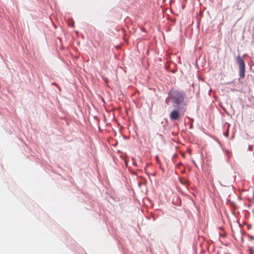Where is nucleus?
I'll return each mask as SVG.
<instances>
[{
	"mask_svg": "<svg viewBox=\"0 0 254 254\" xmlns=\"http://www.w3.org/2000/svg\"><path fill=\"white\" fill-rule=\"evenodd\" d=\"M169 96L174 103L179 105L183 102L185 94L178 90L171 89L169 91Z\"/></svg>",
	"mask_w": 254,
	"mask_h": 254,
	"instance_id": "f257e3e1",
	"label": "nucleus"
},
{
	"mask_svg": "<svg viewBox=\"0 0 254 254\" xmlns=\"http://www.w3.org/2000/svg\"><path fill=\"white\" fill-rule=\"evenodd\" d=\"M184 115V113H181L178 110H174L170 114V118L172 121L179 120V118Z\"/></svg>",
	"mask_w": 254,
	"mask_h": 254,
	"instance_id": "f03ea898",
	"label": "nucleus"
},
{
	"mask_svg": "<svg viewBox=\"0 0 254 254\" xmlns=\"http://www.w3.org/2000/svg\"><path fill=\"white\" fill-rule=\"evenodd\" d=\"M239 75L241 77L243 78L245 76V64L244 61L240 58H239Z\"/></svg>",
	"mask_w": 254,
	"mask_h": 254,
	"instance_id": "7ed1b4c3",
	"label": "nucleus"
},
{
	"mask_svg": "<svg viewBox=\"0 0 254 254\" xmlns=\"http://www.w3.org/2000/svg\"><path fill=\"white\" fill-rule=\"evenodd\" d=\"M223 134L226 137H228V131L224 132Z\"/></svg>",
	"mask_w": 254,
	"mask_h": 254,
	"instance_id": "20e7f679",
	"label": "nucleus"
},
{
	"mask_svg": "<svg viewBox=\"0 0 254 254\" xmlns=\"http://www.w3.org/2000/svg\"><path fill=\"white\" fill-rule=\"evenodd\" d=\"M158 159H159V158H158V156H157L156 157V160H157V161H158Z\"/></svg>",
	"mask_w": 254,
	"mask_h": 254,
	"instance_id": "39448f33",
	"label": "nucleus"
},
{
	"mask_svg": "<svg viewBox=\"0 0 254 254\" xmlns=\"http://www.w3.org/2000/svg\"><path fill=\"white\" fill-rule=\"evenodd\" d=\"M220 235L222 237H224V236H225V235H223V234H220Z\"/></svg>",
	"mask_w": 254,
	"mask_h": 254,
	"instance_id": "423d86ee",
	"label": "nucleus"
},
{
	"mask_svg": "<svg viewBox=\"0 0 254 254\" xmlns=\"http://www.w3.org/2000/svg\"><path fill=\"white\" fill-rule=\"evenodd\" d=\"M105 81L106 82H107V79L106 78L105 79Z\"/></svg>",
	"mask_w": 254,
	"mask_h": 254,
	"instance_id": "0eeeda50",
	"label": "nucleus"
},
{
	"mask_svg": "<svg viewBox=\"0 0 254 254\" xmlns=\"http://www.w3.org/2000/svg\"><path fill=\"white\" fill-rule=\"evenodd\" d=\"M73 24H73V23L72 22V25H71V26H72L73 27Z\"/></svg>",
	"mask_w": 254,
	"mask_h": 254,
	"instance_id": "6e6552de",
	"label": "nucleus"
}]
</instances>
